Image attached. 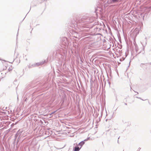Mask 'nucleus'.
I'll use <instances>...</instances> for the list:
<instances>
[{
    "instance_id": "obj_1",
    "label": "nucleus",
    "mask_w": 151,
    "mask_h": 151,
    "mask_svg": "<svg viewBox=\"0 0 151 151\" xmlns=\"http://www.w3.org/2000/svg\"><path fill=\"white\" fill-rule=\"evenodd\" d=\"M93 19L89 17L85 18H83L82 19V21L83 22L82 23H84L85 24H88L92 22H93Z\"/></svg>"
},
{
    "instance_id": "obj_2",
    "label": "nucleus",
    "mask_w": 151,
    "mask_h": 151,
    "mask_svg": "<svg viewBox=\"0 0 151 151\" xmlns=\"http://www.w3.org/2000/svg\"><path fill=\"white\" fill-rule=\"evenodd\" d=\"M61 44L65 46L64 47L65 49L67 48L68 43L66 37H64L62 38Z\"/></svg>"
},
{
    "instance_id": "obj_3",
    "label": "nucleus",
    "mask_w": 151,
    "mask_h": 151,
    "mask_svg": "<svg viewBox=\"0 0 151 151\" xmlns=\"http://www.w3.org/2000/svg\"><path fill=\"white\" fill-rule=\"evenodd\" d=\"M147 40V37H143V40L141 42V43L143 46H145L146 45Z\"/></svg>"
},
{
    "instance_id": "obj_4",
    "label": "nucleus",
    "mask_w": 151,
    "mask_h": 151,
    "mask_svg": "<svg viewBox=\"0 0 151 151\" xmlns=\"http://www.w3.org/2000/svg\"><path fill=\"white\" fill-rule=\"evenodd\" d=\"M148 65H151V63H141L140 65V66L142 68H146V66Z\"/></svg>"
},
{
    "instance_id": "obj_5",
    "label": "nucleus",
    "mask_w": 151,
    "mask_h": 151,
    "mask_svg": "<svg viewBox=\"0 0 151 151\" xmlns=\"http://www.w3.org/2000/svg\"><path fill=\"white\" fill-rule=\"evenodd\" d=\"M135 49L136 52V53H137V55L140 53L141 52V51H139V48L137 45H135Z\"/></svg>"
},
{
    "instance_id": "obj_6",
    "label": "nucleus",
    "mask_w": 151,
    "mask_h": 151,
    "mask_svg": "<svg viewBox=\"0 0 151 151\" xmlns=\"http://www.w3.org/2000/svg\"><path fill=\"white\" fill-rule=\"evenodd\" d=\"M119 0H109L108 1L109 4H112L117 2Z\"/></svg>"
},
{
    "instance_id": "obj_7",
    "label": "nucleus",
    "mask_w": 151,
    "mask_h": 151,
    "mask_svg": "<svg viewBox=\"0 0 151 151\" xmlns=\"http://www.w3.org/2000/svg\"><path fill=\"white\" fill-rule=\"evenodd\" d=\"M85 142L84 141H82L80 142L78 144L79 147H81V148L83 145L84 144Z\"/></svg>"
},
{
    "instance_id": "obj_8",
    "label": "nucleus",
    "mask_w": 151,
    "mask_h": 151,
    "mask_svg": "<svg viewBox=\"0 0 151 151\" xmlns=\"http://www.w3.org/2000/svg\"><path fill=\"white\" fill-rule=\"evenodd\" d=\"M81 149V147L78 146H75L73 148L74 151H79Z\"/></svg>"
},
{
    "instance_id": "obj_9",
    "label": "nucleus",
    "mask_w": 151,
    "mask_h": 151,
    "mask_svg": "<svg viewBox=\"0 0 151 151\" xmlns=\"http://www.w3.org/2000/svg\"><path fill=\"white\" fill-rule=\"evenodd\" d=\"M44 63V62H41L39 63H35L36 66H38L43 64Z\"/></svg>"
},
{
    "instance_id": "obj_10",
    "label": "nucleus",
    "mask_w": 151,
    "mask_h": 151,
    "mask_svg": "<svg viewBox=\"0 0 151 151\" xmlns=\"http://www.w3.org/2000/svg\"><path fill=\"white\" fill-rule=\"evenodd\" d=\"M35 67H36L35 63L32 64H30L29 65V68H31Z\"/></svg>"
},
{
    "instance_id": "obj_11",
    "label": "nucleus",
    "mask_w": 151,
    "mask_h": 151,
    "mask_svg": "<svg viewBox=\"0 0 151 151\" xmlns=\"http://www.w3.org/2000/svg\"><path fill=\"white\" fill-rule=\"evenodd\" d=\"M13 68L12 67V66L10 67L8 69V70L9 71H12Z\"/></svg>"
},
{
    "instance_id": "obj_12",
    "label": "nucleus",
    "mask_w": 151,
    "mask_h": 151,
    "mask_svg": "<svg viewBox=\"0 0 151 151\" xmlns=\"http://www.w3.org/2000/svg\"><path fill=\"white\" fill-rule=\"evenodd\" d=\"M6 109V107H3L2 108V109L3 111H4Z\"/></svg>"
},
{
    "instance_id": "obj_13",
    "label": "nucleus",
    "mask_w": 151,
    "mask_h": 151,
    "mask_svg": "<svg viewBox=\"0 0 151 151\" xmlns=\"http://www.w3.org/2000/svg\"><path fill=\"white\" fill-rule=\"evenodd\" d=\"M89 137H88L87 139H85L84 141V142L87 141L88 140V139H89Z\"/></svg>"
},
{
    "instance_id": "obj_14",
    "label": "nucleus",
    "mask_w": 151,
    "mask_h": 151,
    "mask_svg": "<svg viewBox=\"0 0 151 151\" xmlns=\"http://www.w3.org/2000/svg\"><path fill=\"white\" fill-rule=\"evenodd\" d=\"M141 148H140V147H139L138 149V150H137V151H139L140 149H141Z\"/></svg>"
},
{
    "instance_id": "obj_15",
    "label": "nucleus",
    "mask_w": 151,
    "mask_h": 151,
    "mask_svg": "<svg viewBox=\"0 0 151 151\" xmlns=\"http://www.w3.org/2000/svg\"><path fill=\"white\" fill-rule=\"evenodd\" d=\"M116 129H114V130H113V131L115 132V130H116Z\"/></svg>"
},
{
    "instance_id": "obj_16",
    "label": "nucleus",
    "mask_w": 151,
    "mask_h": 151,
    "mask_svg": "<svg viewBox=\"0 0 151 151\" xmlns=\"http://www.w3.org/2000/svg\"><path fill=\"white\" fill-rule=\"evenodd\" d=\"M134 92H135V93H137V94H138V92H135V91H134Z\"/></svg>"
},
{
    "instance_id": "obj_17",
    "label": "nucleus",
    "mask_w": 151,
    "mask_h": 151,
    "mask_svg": "<svg viewBox=\"0 0 151 151\" xmlns=\"http://www.w3.org/2000/svg\"><path fill=\"white\" fill-rule=\"evenodd\" d=\"M125 105H127V104L126 103H125Z\"/></svg>"
},
{
    "instance_id": "obj_18",
    "label": "nucleus",
    "mask_w": 151,
    "mask_h": 151,
    "mask_svg": "<svg viewBox=\"0 0 151 151\" xmlns=\"http://www.w3.org/2000/svg\"><path fill=\"white\" fill-rule=\"evenodd\" d=\"M54 112H52V114H53Z\"/></svg>"
},
{
    "instance_id": "obj_19",
    "label": "nucleus",
    "mask_w": 151,
    "mask_h": 151,
    "mask_svg": "<svg viewBox=\"0 0 151 151\" xmlns=\"http://www.w3.org/2000/svg\"><path fill=\"white\" fill-rule=\"evenodd\" d=\"M3 113H4V114H5V112H3Z\"/></svg>"
}]
</instances>
